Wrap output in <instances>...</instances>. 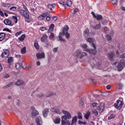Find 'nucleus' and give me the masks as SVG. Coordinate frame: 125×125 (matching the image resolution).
<instances>
[{"mask_svg":"<svg viewBox=\"0 0 125 125\" xmlns=\"http://www.w3.org/2000/svg\"><path fill=\"white\" fill-rule=\"evenodd\" d=\"M62 112L64 115L61 117V125H70V122L67 119H70L71 118V114L68 111L64 110H62Z\"/></svg>","mask_w":125,"mask_h":125,"instance_id":"f257e3e1","label":"nucleus"},{"mask_svg":"<svg viewBox=\"0 0 125 125\" xmlns=\"http://www.w3.org/2000/svg\"><path fill=\"white\" fill-rule=\"evenodd\" d=\"M92 45L94 48V50L91 49H86L85 50H83L86 52H89L90 53L95 55L96 54L97 52L96 50H95L96 48V46L94 43H92Z\"/></svg>","mask_w":125,"mask_h":125,"instance_id":"f03ea898","label":"nucleus"},{"mask_svg":"<svg viewBox=\"0 0 125 125\" xmlns=\"http://www.w3.org/2000/svg\"><path fill=\"white\" fill-rule=\"evenodd\" d=\"M124 104L123 100H117L114 104V106L116 109H120L122 107Z\"/></svg>","mask_w":125,"mask_h":125,"instance_id":"7ed1b4c3","label":"nucleus"},{"mask_svg":"<svg viewBox=\"0 0 125 125\" xmlns=\"http://www.w3.org/2000/svg\"><path fill=\"white\" fill-rule=\"evenodd\" d=\"M125 66V61L123 60H121L119 62L117 66V70L118 71H121Z\"/></svg>","mask_w":125,"mask_h":125,"instance_id":"20e7f679","label":"nucleus"},{"mask_svg":"<svg viewBox=\"0 0 125 125\" xmlns=\"http://www.w3.org/2000/svg\"><path fill=\"white\" fill-rule=\"evenodd\" d=\"M108 57L109 59L112 62H113L115 60V54L112 52L108 53Z\"/></svg>","mask_w":125,"mask_h":125,"instance_id":"39448f33","label":"nucleus"},{"mask_svg":"<svg viewBox=\"0 0 125 125\" xmlns=\"http://www.w3.org/2000/svg\"><path fill=\"white\" fill-rule=\"evenodd\" d=\"M9 52L8 50H4L3 52L1 54V56L3 57H8L9 55Z\"/></svg>","mask_w":125,"mask_h":125,"instance_id":"423d86ee","label":"nucleus"},{"mask_svg":"<svg viewBox=\"0 0 125 125\" xmlns=\"http://www.w3.org/2000/svg\"><path fill=\"white\" fill-rule=\"evenodd\" d=\"M92 14L93 16L96 18L98 20H100L102 19L103 18V17L102 15L100 14H95L93 12H92Z\"/></svg>","mask_w":125,"mask_h":125,"instance_id":"0eeeda50","label":"nucleus"},{"mask_svg":"<svg viewBox=\"0 0 125 125\" xmlns=\"http://www.w3.org/2000/svg\"><path fill=\"white\" fill-rule=\"evenodd\" d=\"M104 108V104H101L97 107V109L100 112H102Z\"/></svg>","mask_w":125,"mask_h":125,"instance_id":"6e6552de","label":"nucleus"},{"mask_svg":"<svg viewBox=\"0 0 125 125\" xmlns=\"http://www.w3.org/2000/svg\"><path fill=\"white\" fill-rule=\"evenodd\" d=\"M37 58L41 59L45 57V53L44 52H40L37 53L36 54Z\"/></svg>","mask_w":125,"mask_h":125,"instance_id":"1a4fd4ad","label":"nucleus"},{"mask_svg":"<svg viewBox=\"0 0 125 125\" xmlns=\"http://www.w3.org/2000/svg\"><path fill=\"white\" fill-rule=\"evenodd\" d=\"M91 33L89 32V30L88 29H86L84 31L83 35L85 37H87L90 35Z\"/></svg>","mask_w":125,"mask_h":125,"instance_id":"9d476101","label":"nucleus"},{"mask_svg":"<svg viewBox=\"0 0 125 125\" xmlns=\"http://www.w3.org/2000/svg\"><path fill=\"white\" fill-rule=\"evenodd\" d=\"M39 114V112L36 110H34L32 112L31 115L32 118L35 117Z\"/></svg>","mask_w":125,"mask_h":125,"instance_id":"9b49d317","label":"nucleus"},{"mask_svg":"<svg viewBox=\"0 0 125 125\" xmlns=\"http://www.w3.org/2000/svg\"><path fill=\"white\" fill-rule=\"evenodd\" d=\"M49 112V110L48 108L45 109L43 111L42 113L43 115L45 117H46L47 114Z\"/></svg>","mask_w":125,"mask_h":125,"instance_id":"f8f14e48","label":"nucleus"},{"mask_svg":"<svg viewBox=\"0 0 125 125\" xmlns=\"http://www.w3.org/2000/svg\"><path fill=\"white\" fill-rule=\"evenodd\" d=\"M61 119L59 117H57L53 120V121L54 123L56 124H60Z\"/></svg>","mask_w":125,"mask_h":125,"instance_id":"ddd939ff","label":"nucleus"},{"mask_svg":"<svg viewBox=\"0 0 125 125\" xmlns=\"http://www.w3.org/2000/svg\"><path fill=\"white\" fill-rule=\"evenodd\" d=\"M69 29V27L67 25H65L63 28L62 29V33H65L67 32Z\"/></svg>","mask_w":125,"mask_h":125,"instance_id":"4468645a","label":"nucleus"},{"mask_svg":"<svg viewBox=\"0 0 125 125\" xmlns=\"http://www.w3.org/2000/svg\"><path fill=\"white\" fill-rule=\"evenodd\" d=\"M24 83V82L22 80H18L15 82V84L19 86L23 84Z\"/></svg>","mask_w":125,"mask_h":125,"instance_id":"2eb2a0df","label":"nucleus"},{"mask_svg":"<svg viewBox=\"0 0 125 125\" xmlns=\"http://www.w3.org/2000/svg\"><path fill=\"white\" fill-rule=\"evenodd\" d=\"M47 37L48 36L46 35H44L42 37L41 39V41L42 42H45L47 40Z\"/></svg>","mask_w":125,"mask_h":125,"instance_id":"dca6fc26","label":"nucleus"},{"mask_svg":"<svg viewBox=\"0 0 125 125\" xmlns=\"http://www.w3.org/2000/svg\"><path fill=\"white\" fill-rule=\"evenodd\" d=\"M82 52L80 50H77L74 53V55L77 56H79L81 53Z\"/></svg>","mask_w":125,"mask_h":125,"instance_id":"f3484780","label":"nucleus"},{"mask_svg":"<svg viewBox=\"0 0 125 125\" xmlns=\"http://www.w3.org/2000/svg\"><path fill=\"white\" fill-rule=\"evenodd\" d=\"M51 111L53 112H54L57 114H60L59 110L58 109H56L55 108H53L51 109Z\"/></svg>","mask_w":125,"mask_h":125,"instance_id":"a211bd4d","label":"nucleus"},{"mask_svg":"<svg viewBox=\"0 0 125 125\" xmlns=\"http://www.w3.org/2000/svg\"><path fill=\"white\" fill-rule=\"evenodd\" d=\"M5 34L3 33H0V41H1L5 38Z\"/></svg>","mask_w":125,"mask_h":125,"instance_id":"6ab92c4d","label":"nucleus"},{"mask_svg":"<svg viewBox=\"0 0 125 125\" xmlns=\"http://www.w3.org/2000/svg\"><path fill=\"white\" fill-rule=\"evenodd\" d=\"M38 41L37 40H35L34 41V46L35 48L38 50L39 49V46L38 44Z\"/></svg>","mask_w":125,"mask_h":125,"instance_id":"aec40b11","label":"nucleus"},{"mask_svg":"<svg viewBox=\"0 0 125 125\" xmlns=\"http://www.w3.org/2000/svg\"><path fill=\"white\" fill-rule=\"evenodd\" d=\"M41 117L39 116L37 117L36 118V121L37 125H42L40 123V119Z\"/></svg>","mask_w":125,"mask_h":125,"instance_id":"412c9836","label":"nucleus"},{"mask_svg":"<svg viewBox=\"0 0 125 125\" xmlns=\"http://www.w3.org/2000/svg\"><path fill=\"white\" fill-rule=\"evenodd\" d=\"M81 54L80 56H79V58L80 59H82L84 57L86 56L87 55V53L85 52H83L81 53Z\"/></svg>","mask_w":125,"mask_h":125,"instance_id":"4be33fe9","label":"nucleus"},{"mask_svg":"<svg viewBox=\"0 0 125 125\" xmlns=\"http://www.w3.org/2000/svg\"><path fill=\"white\" fill-rule=\"evenodd\" d=\"M77 117L76 116H75L73 117L72 120V123L71 124V125H73L74 123L76 122L77 120Z\"/></svg>","mask_w":125,"mask_h":125,"instance_id":"5701e85b","label":"nucleus"},{"mask_svg":"<svg viewBox=\"0 0 125 125\" xmlns=\"http://www.w3.org/2000/svg\"><path fill=\"white\" fill-rule=\"evenodd\" d=\"M54 27V26L53 24H51L49 27V32L53 31V28Z\"/></svg>","mask_w":125,"mask_h":125,"instance_id":"b1692460","label":"nucleus"},{"mask_svg":"<svg viewBox=\"0 0 125 125\" xmlns=\"http://www.w3.org/2000/svg\"><path fill=\"white\" fill-rule=\"evenodd\" d=\"M48 8L51 10H52V9L55 8V6L54 4L51 5H48Z\"/></svg>","mask_w":125,"mask_h":125,"instance_id":"393cba45","label":"nucleus"},{"mask_svg":"<svg viewBox=\"0 0 125 125\" xmlns=\"http://www.w3.org/2000/svg\"><path fill=\"white\" fill-rule=\"evenodd\" d=\"M92 113L95 116H97L98 115V112L95 109H94L92 110Z\"/></svg>","mask_w":125,"mask_h":125,"instance_id":"a878e982","label":"nucleus"},{"mask_svg":"<svg viewBox=\"0 0 125 125\" xmlns=\"http://www.w3.org/2000/svg\"><path fill=\"white\" fill-rule=\"evenodd\" d=\"M25 36V35L24 34H22L18 38L19 40L21 41H22L24 40Z\"/></svg>","mask_w":125,"mask_h":125,"instance_id":"bb28decb","label":"nucleus"},{"mask_svg":"<svg viewBox=\"0 0 125 125\" xmlns=\"http://www.w3.org/2000/svg\"><path fill=\"white\" fill-rule=\"evenodd\" d=\"M91 114V113L89 111H88V112L85 114L84 115V117L86 119H88L89 118V116Z\"/></svg>","mask_w":125,"mask_h":125,"instance_id":"cd10ccee","label":"nucleus"},{"mask_svg":"<svg viewBox=\"0 0 125 125\" xmlns=\"http://www.w3.org/2000/svg\"><path fill=\"white\" fill-rule=\"evenodd\" d=\"M12 85V82H10L9 83L7 84L6 85L3 86V88L4 89H5V88H8L11 86Z\"/></svg>","mask_w":125,"mask_h":125,"instance_id":"c85d7f7f","label":"nucleus"},{"mask_svg":"<svg viewBox=\"0 0 125 125\" xmlns=\"http://www.w3.org/2000/svg\"><path fill=\"white\" fill-rule=\"evenodd\" d=\"M3 12L4 13V15L6 17H7L8 16V15L7 14V13H9V14H13L14 13H12L11 12H9L8 11H7L6 10H3Z\"/></svg>","mask_w":125,"mask_h":125,"instance_id":"c756f323","label":"nucleus"},{"mask_svg":"<svg viewBox=\"0 0 125 125\" xmlns=\"http://www.w3.org/2000/svg\"><path fill=\"white\" fill-rule=\"evenodd\" d=\"M3 76L4 78H8L9 77V75L8 73H4L3 74Z\"/></svg>","mask_w":125,"mask_h":125,"instance_id":"7c9ffc66","label":"nucleus"},{"mask_svg":"<svg viewBox=\"0 0 125 125\" xmlns=\"http://www.w3.org/2000/svg\"><path fill=\"white\" fill-rule=\"evenodd\" d=\"M44 15V14L42 13L38 17V19L39 20H42L44 19L45 17Z\"/></svg>","mask_w":125,"mask_h":125,"instance_id":"2f4dec72","label":"nucleus"},{"mask_svg":"<svg viewBox=\"0 0 125 125\" xmlns=\"http://www.w3.org/2000/svg\"><path fill=\"white\" fill-rule=\"evenodd\" d=\"M115 117V115L114 114H111L110 116L108 117V120H110L114 118Z\"/></svg>","mask_w":125,"mask_h":125,"instance_id":"473e14b6","label":"nucleus"},{"mask_svg":"<svg viewBox=\"0 0 125 125\" xmlns=\"http://www.w3.org/2000/svg\"><path fill=\"white\" fill-rule=\"evenodd\" d=\"M111 36L108 34L106 36V39L107 40H112Z\"/></svg>","mask_w":125,"mask_h":125,"instance_id":"72a5a7b5","label":"nucleus"},{"mask_svg":"<svg viewBox=\"0 0 125 125\" xmlns=\"http://www.w3.org/2000/svg\"><path fill=\"white\" fill-rule=\"evenodd\" d=\"M21 67L23 68L24 69L26 67V64L25 62L24 61H22L21 63Z\"/></svg>","mask_w":125,"mask_h":125,"instance_id":"f704fd0d","label":"nucleus"},{"mask_svg":"<svg viewBox=\"0 0 125 125\" xmlns=\"http://www.w3.org/2000/svg\"><path fill=\"white\" fill-rule=\"evenodd\" d=\"M16 67L17 69H19L21 68V66L20 63H17L16 65Z\"/></svg>","mask_w":125,"mask_h":125,"instance_id":"c9c22d12","label":"nucleus"},{"mask_svg":"<svg viewBox=\"0 0 125 125\" xmlns=\"http://www.w3.org/2000/svg\"><path fill=\"white\" fill-rule=\"evenodd\" d=\"M1 5L4 7H9L10 6V4L7 3H2Z\"/></svg>","mask_w":125,"mask_h":125,"instance_id":"e433bc0d","label":"nucleus"},{"mask_svg":"<svg viewBox=\"0 0 125 125\" xmlns=\"http://www.w3.org/2000/svg\"><path fill=\"white\" fill-rule=\"evenodd\" d=\"M87 41L89 42L92 43L94 42V40L92 38H88L87 39Z\"/></svg>","mask_w":125,"mask_h":125,"instance_id":"4c0bfd02","label":"nucleus"},{"mask_svg":"<svg viewBox=\"0 0 125 125\" xmlns=\"http://www.w3.org/2000/svg\"><path fill=\"white\" fill-rule=\"evenodd\" d=\"M59 3L61 5H62V6H63L65 9H66L65 6L66 5V3H65L63 1H61L60 2H59Z\"/></svg>","mask_w":125,"mask_h":125,"instance_id":"58836bf2","label":"nucleus"},{"mask_svg":"<svg viewBox=\"0 0 125 125\" xmlns=\"http://www.w3.org/2000/svg\"><path fill=\"white\" fill-rule=\"evenodd\" d=\"M77 117L79 119H82V115L80 112L78 113Z\"/></svg>","mask_w":125,"mask_h":125,"instance_id":"ea45409f","label":"nucleus"},{"mask_svg":"<svg viewBox=\"0 0 125 125\" xmlns=\"http://www.w3.org/2000/svg\"><path fill=\"white\" fill-rule=\"evenodd\" d=\"M55 37V36L54 34L52 33H50V36H49V39H51L53 40Z\"/></svg>","mask_w":125,"mask_h":125,"instance_id":"a19ab883","label":"nucleus"},{"mask_svg":"<svg viewBox=\"0 0 125 125\" xmlns=\"http://www.w3.org/2000/svg\"><path fill=\"white\" fill-rule=\"evenodd\" d=\"M48 95H46V97H49L55 94L52 92H49L48 93Z\"/></svg>","mask_w":125,"mask_h":125,"instance_id":"79ce46f5","label":"nucleus"},{"mask_svg":"<svg viewBox=\"0 0 125 125\" xmlns=\"http://www.w3.org/2000/svg\"><path fill=\"white\" fill-rule=\"evenodd\" d=\"M36 96L38 98H40L43 97L44 95L42 93H40L38 94Z\"/></svg>","mask_w":125,"mask_h":125,"instance_id":"37998d69","label":"nucleus"},{"mask_svg":"<svg viewBox=\"0 0 125 125\" xmlns=\"http://www.w3.org/2000/svg\"><path fill=\"white\" fill-rule=\"evenodd\" d=\"M21 52L22 54L25 53L26 52V47H24L21 49Z\"/></svg>","mask_w":125,"mask_h":125,"instance_id":"c03bdc74","label":"nucleus"},{"mask_svg":"<svg viewBox=\"0 0 125 125\" xmlns=\"http://www.w3.org/2000/svg\"><path fill=\"white\" fill-rule=\"evenodd\" d=\"M62 34L64 35H65V37L67 39H68L69 38L70 36V34L68 32H66L65 33H62Z\"/></svg>","mask_w":125,"mask_h":125,"instance_id":"a18cd8bd","label":"nucleus"},{"mask_svg":"<svg viewBox=\"0 0 125 125\" xmlns=\"http://www.w3.org/2000/svg\"><path fill=\"white\" fill-rule=\"evenodd\" d=\"M12 18L13 19L15 23H17L18 19L17 17L15 16H12Z\"/></svg>","mask_w":125,"mask_h":125,"instance_id":"49530a36","label":"nucleus"},{"mask_svg":"<svg viewBox=\"0 0 125 125\" xmlns=\"http://www.w3.org/2000/svg\"><path fill=\"white\" fill-rule=\"evenodd\" d=\"M13 59L12 57H10L8 58V62L9 63H10L12 62Z\"/></svg>","mask_w":125,"mask_h":125,"instance_id":"de8ad7c7","label":"nucleus"},{"mask_svg":"<svg viewBox=\"0 0 125 125\" xmlns=\"http://www.w3.org/2000/svg\"><path fill=\"white\" fill-rule=\"evenodd\" d=\"M104 32L105 33H107L108 32L109 29L108 28L106 27H104Z\"/></svg>","mask_w":125,"mask_h":125,"instance_id":"09e8293b","label":"nucleus"},{"mask_svg":"<svg viewBox=\"0 0 125 125\" xmlns=\"http://www.w3.org/2000/svg\"><path fill=\"white\" fill-rule=\"evenodd\" d=\"M19 12L21 13V14L22 15H24V14L25 13H26V11H24V10L21 9L19 10Z\"/></svg>","mask_w":125,"mask_h":125,"instance_id":"8fccbe9b","label":"nucleus"},{"mask_svg":"<svg viewBox=\"0 0 125 125\" xmlns=\"http://www.w3.org/2000/svg\"><path fill=\"white\" fill-rule=\"evenodd\" d=\"M67 3L68 5L69 6H70L72 4V2L71 0H67Z\"/></svg>","mask_w":125,"mask_h":125,"instance_id":"3c124183","label":"nucleus"},{"mask_svg":"<svg viewBox=\"0 0 125 125\" xmlns=\"http://www.w3.org/2000/svg\"><path fill=\"white\" fill-rule=\"evenodd\" d=\"M27 19L29 18V14L26 12V13L24 14L23 15Z\"/></svg>","mask_w":125,"mask_h":125,"instance_id":"603ef678","label":"nucleus"},{"mask_svg":"<svg viewBox=\"0 0 125 125\" xmlns=\"http://www.w3.org/2000/svg\"><path fill=\"white\" fill-rule=\"evenodd\" d=\"M57 16H53L51 17V19L53 21H55L57 19Z\"/></svg>","mask_w":125,"mask_h":125,"instance_id":"864d4df0","label":"nucleus"},{"mask_svg":"<svg viewBox=\"0 0 125 125\" xmlns=\"http://www.w3.org/2000/svg\"><path fill=\"white\" fill-rule=\"evenodd\" d=\"M100 27V24H96L93 28L94 29H98Z\"/></svg>","mask_w":125,"mask_h":125,"instance_id":"5fc2aeb1","label":"nucleus"},{"mask_svg":"<svg viewBox=\"0 0 125 125\" xmlns=\"http://www.w3.org/2000/svg\"><path fill=\"white\" fill-rule=\"evenodd\" d=\"M4 22V23H11L10 21L8 19H6L5 20Z\"/></svg>","mask_w":125,"mask_h":125,"instance_id":"6e6d98bb","label":"nucleus"},{"mask_svg":"<svg viewBox=\"0 0 125 125\" xmlns=\"http://www.w3.org/2000/svg\"><path fill=\"white\" fill-rule=\"evenodd\" d=\"M112 4L114 5H115L117 3V0H112L111 1Z\"/></svg>","mask_w":125,"mask_h":125,"instance_id":"4d7b16f0","label":"nucleus"},{"mask_svg":"<svg viewBox=\"0 0 125 125\" xmlns=\"http://www.w3.org/2000/svg\"><path fill=\"white\" fill-rule=\"evenodd\" d=\"M44 14V16L45 17V16L47 17V16H49V15L50 14V12L49 11H48L47 12L45 13H43Z\"/></svg>","mask_w":125,"mask_h":125,"instance_id":"13d9d810","label":"nucleus"},{"mask_svg":"<svg viewBox=\"0 0 125 125\" xmlns=\"http://www.w3.org/2000/svg\"><path fill=\"white\" fill-rule=\"evenodd\" d=\"M97 105V104L95 102L92 103L91 104V105H92V106L94 108Z\"/></svg>","mask_w":125,"mask_h":125,"instance_id":"bf43d9fd","label":"nucleus"},{"mask_svg":"<svg viewBox=\"0 0 125 125\" xmlns=\"http://www.w3.org/2000/svg\"><path fill=\"white\" fill-rule=\"evenodd\" d=\"M62 33H59V40L60 41H61V40L62 39Z\"/></svg>","mask_w":125,"mask_h":125,"instance_id":"052dcab7","label":"nucleus"},{"mask_svg":"<svg viewBox=\"0 0 125 125\" xmlns=\"http://www.w3.org/2000/svg\"><path fill=\"white\" fill-rule=\"evenodd\" d=\"M120 57L121 58H125V53L120 55Z\"/></svg>","mask_w":125,"mask_h":125,"instance_id":"680f3d73","label":"nucleus"},{"mask_svg":"<svg viewBox=\"0 0 125 125\" xmlns=\"http://www.w3.org/2000/svg\"><path fill=\"white\" fill-rule=\"evenodd\" d=\"M44 45L45 46H50V44L49 42H46L45 43Z\"/></svg>","mask_w":125,"mask_h":125,"instance_id":"e2e57ef3","label":"nucleus"},{"mask_svg":"<svg viewBox=\"0 0 125 125\" xmlns=\"http://www.w3.org/2000/svg\"><path fill=\"white\" fill-rule=\"evenodd\" d=\"M22 31H21L19 32H17L15 34V35L16 36H18L21 33H22Z\"/></svg>","mask_w":125,"mask_h":125,"instance_id":"0e129e2a","label":"nucleus"},{"mask_svg":"<svg viewBox=\"0 0 125 125\" xmlns=\"http://www.w3.org/2000/svg\"><path fill=\"white\" fill-rule=\"evenodd\" d=\"M17 9V7L15 6H13L10 8V10H11L12 9H13V10H15Z\"/></svg>","mask_w":125,"mask_h":125,"instance_id":"69168bd1","label":"nucleus"},{"mask_svg":"<svg viewBox=\"0 0 125 125\" xmlns=\"http://www.w3.org/2000/svg\"><path fill=\"white\" fill-rule=\"evenodd\" d=\"M23 8L26 11H28V10L26 7L24 5H23Z\"/></svg>","mask_w":125,"mask_h":125,"instance_id":"338daca9","label":"nucleus"},{"mask_svg":"<svg viewBox=\"0 0 125 125\" xmlns=\"http://www.w3.org/2000/svg\"><path fill=\"white\" fill-rule=\"evenodd\" d=\"M82 47L84 49L86 48L87 47V45L86 44H84L82 45Z\"/></svg>","mask_w":125,"mask_h":125,"instance_id":"774afa93","label":"nucleus"}]
</instances>
